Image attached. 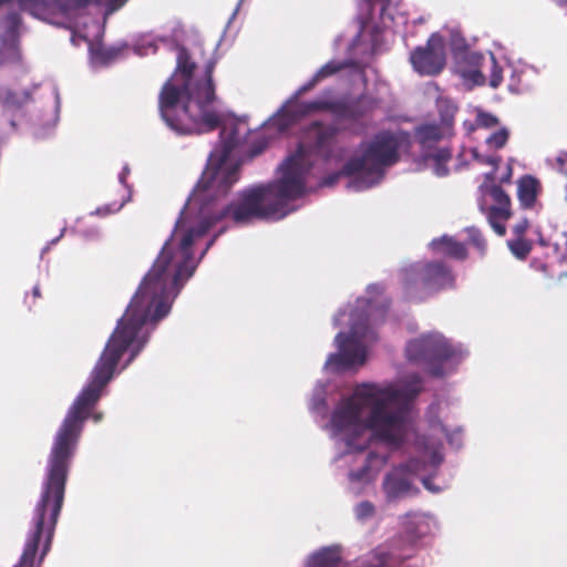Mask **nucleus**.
Wrapping results in <instances>:
<instances>
[{"instance_id": "obj_28", "label": "nucleus", "mask_w": 567, "mask_h": 567, "mask_svg": "<svg viewBox=\"0 0 567 567\" xmlns=\"http://www.w3.org/2000/svg\"><path fill=\"white\" fill-rule=\"evenodd\" d=\"M352 175L353 174L344 173V165H343L339 172L331 173V174L327 175L326 177H323L320 185L330 187V186H333L334 184H337L341 176H352Z\"/></svg>"}, {"instance_id": "obj_33", "label": "nucleus", "mask_w": 567, "mask_h": 567, "mask_svg": "<svg viewBox=\"0 0 567 567\" xmlns=\"http://www.w3.org/2000/svg\"><path fill=\"white\" fill-rule=\"evenodd\" d=\"M466 78L472 80L475 84H483L484 83V75L481 71L478 70H473V71H470L467 74H466Z\"/></svg>"}, {"instance_id": "obj_37", "label": "nucleus", "mask_w": 567, "mask_h": 567, "mask_svg": "<svg viewBox=\"0 0 567 567\" xmlns=\"http://www.w3.org/2000/svg\"><path fill=\"white\" fill-rule=\"evenodd\" d=\"M463 126H464V128L466 130V132H467L468 134H471V133H473V132L476 130V127H477L478 125H477V123H476V122H475V123H473V122H470V121H465V122L463 123Z\"/></svg>"}, {"instance_id": "obj_35", "label": "nucleus", "mask_w": 567, "mask_h": 567, "mask_svg": "<svg viewBox=\"0 0 567 567\" xmlns=\"http://www.w3.org/2000/svg\"><path fill=\"white\" fill-rule=\"evenodd\" d=\"M267 147V142L266 141H259L257 143L254 144L251 151H250V156L254 157V156H257L259 155L260 153H262V151Z\"/></svg>"}, {"instance_id": "obj_45", "label": "nucleus", "mask_w": 567, "mask_h": 567, "mask_svg": "<svg viewBox=\"0 0 567 567\" xmlns=\"http://www.w3.org/2000/svg\"><path fill=\"white\" fill-rule=\"evenodd\" d=\"M416 539H417V537H414V536H412V535H409V540H410L411 543H414Z\"/></svg>"}, {"instance_id": "obj_48", "label": "nucleus", "mask_w": 567, "mask_h": 567, "mask_svg": "<svg viewBox=\"0 0 567 567\" xmlns=\"http://www.w3.org/2000/svg\"><path fill=\"white\" fill-rule=\"evenodd\" d=\"M100 419H101V416H100V415H96V416H95V421H99Z\"/></svg>"}, {"instance_id": "obj_7", "label": "nucleus", "mask_w": 567, "mask_h": 567, "mask_svg": "<svg viewBox=\"0 0 567 567\" xmlns=\"http://www.w3.org/2000/svg\"><path fill=\"white\" fill-rule=\"evenodd\" d=\"M454 275L443 262L430 261L404 271L403 286L411 299L423 300L426 297L454 286Z\"/></svg>"}, {"instance_id": "obj_18", "label": "nucleus", "mask_w": 567, "mask_h": 567, "mask_svg": "<svg viewBox=\"0 0 567 567\" xmlns=\"http://www.w3.org/2000/svg\"><path fill=\"white\" fill-rule=\"evenodd\" d=\"M328 100L324 99H318L313 101L308 102H301V103H291L287 106L289 111H292V113L298 117V120L306 117L312 113L317 112H327L328 107Z\"/></svg>"}, {"instance_id": "obj_26", "label": "nucleus", "mask_w": 567, "mask_h": 567, "mask_svg": "<svg viewBox=\"0 0 567 567\" xmlns=\"http://www.w3.org/2000/svg\"><path fill=\"white\" fill-rule=\"evenodd\" d=\"M466 233L468 236L470 244L474 246L477 250H480L482 254H484L487 247V243L482 231L476 227L472 226L466 228Z\"/></svg>"}, {"instance_id": "obj_44", "label": "nucleus", "mask_w": 567, "mask_h": 567, "mask_svg": "<svg viewBox=\"0 0 567 567\" xmlns=\"http://www.w3.org/2000/svg\"><path fill=\"white\" fill-rule=\"evenodd\" d=\"M480 209L484 213L486 209H485V204L482 202L480 203Z\"/></svg>"}, {"instance_id": "obj_6", "label": "nucleus", "mask_w": 567, "mask_h": 567, "mask_svg": "<svg viewBox=\"0 0 567 567\" xmlns=\"http://www.w3.org/2000/svg\"><path fill=\"white\" fill-rule=\"evenodd\" d=\"M413 134L422 158L433 162L436 176H446L447 164L452 159V147L449 142L453 136L452 122L423 123L414 127Z\"/></svg>"}, {"instance_id": "obj_41", "label": "nucleus", "mask_w": 567, "mask_h": 567, "mask_svg": "<svg viewBox=\"0 0 567 567\" xmlns=\"http://www.w3.org/2000/svg\"><path fill=\"white\" fill-rule=\"evenodd\" d=\"M556 2L557 6L559 7H564L565 4H567V0H554Z\"/></svg>"}, {"instance_id": "obj_2", "label": "nucleus", "mask_w": 567, "mask_h": 567, "mask_svg": "<svg viewBox=\"0 0 567 567\" xmlns=\"http://www.w3.org/2000/svg\"><path fill=\"white\" fill-rule=\"evenodd\" d=\"M421 383L415 378L401 388L358 385L353 395L334 410L331 423L339 432L369 429L380 440L398 447L408 435L411 404L422 391Z\"/></svg>"}, {"instance_id": "obj_23", "label": "nucleus", "mask_w": 567, "mask_h": 567, "mask_svg": "<svg viewBox=\"0 0 567 567\" xmlns=\"http://www.w3.org/2000/svg\"><path fill=\"white\" fill-rule=\"evenodd\" d=\"M298 121V117L292 113V111H289L287 106H284L275 116L274 125H276L280 131H285Z\"/></svg>"}, {"instance_id": "obj_30", "label": "nucleus", "mask_w": 567, "mask_h": 567, "mask_svg": "<svg viewBox=\"0 0 567 567\" xmlns=\"http://www.w3.org/2000/svg\"><path fill=\"white\" fill-rule=\"evenodd\" d=\"M473 156L483 164L492 165L494 169L498 167V164L502 161L501 156H481L476 151L473 152Z\"/></svg>"}, {"instance_id": "obj_4", "label": "nucleus", "mask_w": 567, "mask_h": 567, "mask_svg": "<svg viewBox=\"0 0 567 567\" xmlns=\"http://www.w3.org/2000/svg\"><path fill=\"white\" fill-rule=\"evenodd\" d=\"M400 146L398 136L392 132L377 133L364 147L362 146L361 156L352 157L344 164V173L360 174V178L353 181L350 186L360 190L377 184L383 176L384 168L400 159Z\"/></svg>"}, {"instance_id": "obj_11", "label": "nucleus", "mask_w": 567, "mask_h": 567, "mask_svg": "<svg viewBox=\"0 0 567 567\" xmlns=\"http://www.w3.org/2000/svg\"><path fill=\"white\" fill-rule=\"evenodd\" d=\"M327 112L334 117L350 123H359L370 116L378 107V100L373 96L361 94L354 99L328 100Z\"/></svg>"}, {"instance_id": "obj_42", "label": "nucleus", "mask_w": 567, "mask_h": 567, "mask_svg": "<svg viewBox=\"0 0 567 567\" xmlns=\"http://www.w3.org/2000/svg\"><path fill=\"white\" fill-rule=\"evenodd\" d=\"M485 179L493 182V179H494V172L486 174L485 175Z\"/></svg>"}, {"instance_id": "obj_12", "label": "nucleus", "mask_w": 567, "mask_h": 567, "mask_svg": "<svg viewBox=\"0 0 567 567\" xmlns=\"http://www.w3.org/2000/svg\"><path fill=\"white\" fill-rule=\"evenodd\" d=\"M382 487L388 502H396L419 493V488L412 483L409 465L398 466L388 473Z\"/></svg>"}, {"instance_id": "obj_8", "label": "nucleus", "mask_w": 567, "mask_h": 567, "mask_svg": "<svg viewBox=\"0 0 567 567\" xmlns=\"http://www.w3.org/2000/svg\"><path fill=\"white\" fill-rule=\"evenodd\" d=\"M455 354L452 344L441 333L422 334L411 340L406 346V357L410 361L426 365L433 377L444 374L443 363Z\"/></svg>"}, {"instance_id": "obj_22", "label": "nucleus", "mask_w": 567, "mask_h": 567, "mask_svg": "<svg viewBox=\"0 0 567 567\" xmlns=\"http://www.w3.org/2000/svg\"><path fill=\"white\" fill-rule=\"evenodd\" d=\"M508 247L517 259L524 260L532 251L533 245L525 238H515L508 241Z\"/></svg>"}, {"instance_id": "obj_20", "label": "nucleus", "mask_w": 567, "mask_h": 567, "mask_svg": "<svg viewBox=\"0 0 567 567\" xmlns=\"http://www.w3.org/2000/svg\"><path fill=\"white\" fill-rule=\"evenodd\" d=\"M340 561L341 556L337 548H323L310 559L312 567H339Z\"/></svg>"}, {"instance_id": "obj_31", "label": "nucleus", "mask_w": 567, "mask_h": 567, "mask_svg": "<svg viewBox=\"0 0 567 567\" xmlns=\"http://www.w3.org/2000/svg\"><path fill=\"white\" fill-rule=\"evenodd\" d=\"M492 60H493L494 72L491 76L489 84L492 87H497L503 80L502 70L497 68L496 60L494 56L492 58Z\"/></svg>"}, {"instance_id": "obj_40", "label": "nucleus", "mask_w": 567, "mask_h": 567, "mask_svg": "<svg viewBox=\"0 0 567 567\" xmlns=\"http://www.w3.org/2000/svg\"><path fill=\"white\" fill-rule=\"evenodd\" d=\"M350 477H351V480H353V481H359V480H361L362 474H361V473H351V474H350Z\"/></svg>"}, {"instance_id": "obj_34", "label": "nucleus", "mask_w": 567, "mask_h": 567, "mask_svg": "<svg viewBox=\"0 0 567 567\" xmlns=\"http://www.w3.org/2000/svg\"><path fill=\"white\" fill-rule=\"evenodd\" d=\"M527 226H528V223L525 219L514 227V234L516 235V238H524V235L527 230Z\"/></svg>"}, {"instance_id": "obj_49", "label": "nucleus", "mask_w": 567, "mask_h": 567, "mask_svg": "<svg viewBox=\"0 0 567 567\" xmlns=\"http://www.w3.org/2000/svg\"><path fill=\"white\" fill-rule=\"evenodd\" d=\"M565 276L567 277V272H566V275H565Z\"/></svg>"}, {"instance_id": "obj_43", "label": "nucleus", "mask_w": 567, "mask_h": 567, "mask_svg": "<svg viewBox=\"0 0 567 567\" xmlns=\"http://www.w3.org/2000/svg\"><path fill=\"white\" fill-rule=\"evenodd\" d=\"M423 484L426 488L431 489L430 481L427 478L423 480Z\"/></svg>"}, {"instance_id": "obj_1", "label": "nucleus", "mask_w": 567, "mask_h": 567, "mask_svg": "<svg viewBox=\"0 0 567 567\" xmlns=\"http://www.w3.org/2000/svg\"><path fill=\"white\" fill-rule=\"evenodd\" d=\"M337 135L336 126L313 121L307 126L296 152L281 164L280 178L240 192L236 200L213 215L203 216L197 227L185 228L181 216L109 338L100 363H118L130 347L128 362L140 353L147 342V338L140 334L143 327L148 321L157 322L169 312L171 300L196 269L193 252L195 239L206 235L216 223L226 217L236 224L286 217L289 202L306 193L307 176L312 167L309 156H320L324 161L334 158Z\"/></svg>"}, {"instance_id": "obj_10", "label": "nucleus", "mask_w": 567, "mask_h": 567, "mask_svg": "<svg viewBox=\"0 0 567 567\" xmlns=\"http://www.w3.org/2000/svg\"><path fill=\"white\" fill-rule=\"evenodd\" d=\"M360 330L355 324L351 326V332H340L336 337L339 352L332 354L328 363L336 369H350L354 365H362L365 362L367 349L359 339Z\"/></svg>"}, {"instance_id": "obj_19", "label": "nucleus", "mask_w": 567, "mask_h": 567, "mask_svg": "<svg viewBox=\"0 0 567 567\" xmlns=\"http://www.w3.org/2000/svg\"><path fill=\"white\" fill-rule=\"evenodd\" d=\"M480 190L483 195H489L494 200L495 205L489 208L511 210V197L499 185L483 184L480 186Z\"/></svg>"}, {"instance_id": "obj_27", "label": "nucleus", "mask_w": 567, "mask_h": 567, "mask_svg": "<svg viewBox=\"0 0 567 567\" xmlns=\"http://www.w3.org/2000/svg\"><path fill=\"white\" fill-rule=\"evenodd\" d=\"M476 123L480 127L491 128L498 124V118L491 113L480 111L476 116Z\"/></svg>"}, {"instance_id": "obj_5", "label": "nucleus", "mask_w": 567, "mask_h": 567, "mask_svg": "<svg viewBox=\"0 0 567 567\" xmlns=\"http://www.w3.org/2000/svg\"><path fill=\"white\" fill-rule=\"evenodd\" d=\"M221 150L210 154L207 166L198 182L203 198L208 196H225L239 179V165L228 164V157L239 144L236 126L220 132Z\"/></svg>"}, {"instance_id": "obj_36", "label": "nucleus", "mask_w": 567, "mask_h": 567, "mask_svg": "<svg viewBox=\"0 0 567 567\" xmlns=\"http://www.w3.org/2000/svg\"><path fill=\"white\" fill-rule=\"evenodd\" d=\"M347 444H348L349 447H352L353 450H357V451H363V450L367 449V443H364V444H355L353 439H349Z\"/></svg>"}, {"instance_id": "obj_15", "label": "nucleus", "mask_w": 567, "mask_h": 567, "mask_svg": "<svg viewBox=\"0 0 567 567\" xmlns=\"http://www.w3.org/2000/svg\"><path fill=\"white\" fill-rule=\"evenodd\" d=\"M539 192L540 183L536 177L532 175H524L518 179L517 196L523 208H533Z\"/></svg>"}, {"instance_id": "obj_32", "label": "nucleus", "mask_w": 567, "mask_h": 567, "mask_svg": "<svg viewBox=\"0 0 567 567\" xmlns=\"http://www.w3.org/2000/svg\"><path fill=\"white\" fill-rule=\"evenodd\" d=\"M558 171L567 176V153H560L556 157Z\"/></svg>"}, {"instance_id": "obj_29", "label": "nucleus", "mask_w": 567, "mask_h": 567, "mask_svg": "<svg viewBox=\"0 0 567 567\" xmlns=\"http://www.w3.org/2000/svg\"><path fill=\"white\" fill-rule=\"evenodd\" d=\"M7 29L10 33L17 32L21 24V17L18 12H10L6 17Z\"/></svg>"}, {"instance_id": "obj_13", "label": "nucleus", "mask_w": 567, "mask_h": 567, "mask_svg": "<svg viewBox=\"0 0 567 567\" xmlns=\"http://www.w3.org/2000/svg\"><path fill=\"white\" fill-rule=\"evenodd\" d=\"M352 69L361 78L365 76L363 66L354 60H330L323 64L305 84H302L295 93L293 99L297 100L307 92L313 90L323 80L336 75L342 70Z\"/></svg>"}, {"instance_id": "obj_39", "label": "nucleus", "mask_w": 567, "mask_h": 567, "mask_svg": "<svg viewBox=\"0 0 567 567\" xmlns=\"http://www.w3.org/2000/svg\"><path fill=\"white\" fill-rule=\"evenodd\" d=\"M32 296L34 299L37 298H40L41 297V291H40V288L38 286L33 287L32 289Z\"/></svg>"}, {"instance_id": "obj_16", "label": "nucleus", "mask_w": 567, "mask_h": 567, "mask_svg": "<svg viewBox=\"0 0 567 567\" xmlns=\"http://www.w3.org/2000/svg\"><path fill=\"white\" fill-rule=\"evenodd\" d=\"M431 245L435 251L443 252L451 258L464 260L467 257L465 245L453 237L442 236L439 239H433Z\"/></svg>"}, {"instance_id": "obj_17", "label": "nucleus", "mask_w": 567, "mask_h": 567, "mask_svg": "<svg viewBox=\"0 0 567 567\" xmlns=\"http://www.w3.org/2000/svg\"><path fill=\"white\" fill-rule=\"evenodd\" d=\"M31 99L28 90L13 91L7 86H0V104L7 110H20Z\"/></svg>"}, {"instance_id": "obj_14", "label": "nucleus", "mask_w": 567, "mask_h": 567, "mask_svg": "<svg viewBox=\"0 0 567 567\" xmlns=\"http://www.w3.org/2000/svg\"><path fill=\"white\" fill-rule=\"evenodd\" d=\"M399 547L392 545L390 550L377 548L362 567H401L403 561L412 556V549L408 553H398Z\"/></svg>"}, {"instance_id": "obj_9", "label": "nucleus", "mask_w": 567, "mask_h": 567, "mask_svg": "<svg viewBox=\"0 0 567 567\" xmlns=\"http://www.w3.org/2000/svg\"><path fill=\"white\" fill-rule=\"evenodd\" d=\"M410 62L421 75L441 73L446 63L443 38L437 33L431 34L424 47H416L411 52Z\"/></svg>"}, {"instance_id": "obj_3", "label": "nucleus", "mask_w": 567, "mask_h": 567, "mask_svg": "<svg viewBox=\"0 0 567 567\" xmlns=\"http://www.w3.org/2000/svg\"><path fill=\"white\" fill-rule=\"evenodd\" d=\"M216 61L209 60L202 76H194L195 63L185 48L178 51L176 74L167 80L158 95V111L166 125L179 135L212 132L221 124L214 109L216 100L213 73Z\"/></svg>"}, {"instance_id": "obj_24", "label": "nucleus", "mask_w": 567, "mask_h": 567, "mask_svg": "<svg viewBox=\"0 0 567 567\" xmlns=\"http://www.w3.org/2000/svg\"><path fill=\"white\" fill-rule=\"evenodd\" d=\"M508 137H509V132L507 128L505 127H502L501 130L492 133L487 138H486V144L491 147V148H495V150H501L503 148L507 141H508Z\"/></svg>"}, {"instance_id": "obj_38", "label": "nucleus", "mask_w": 567, "mask_h": 567, "mask_svg": "<svg viewBox=\"0 0 567 567\" xmlns=\"http://www.w3.org/2000/svg\"><path fill=\"white\" fill-rule=\"evenodd\" d=\"M511 177H512V168H511V167H508V168H507V173H506V175H504V176L501 178V182H502V183H509Z\"/></svg>"}, {"instance_id": "obj_46", "label": "nucleus", "mask_w": 567, "mask_h": 567, "mask_svg": "<svg viewBox=\"0 0 567 567\" xmlns=\"http://www.w3.org/2000/svg\"><path fill=\"white\" fill-rule=\"evenodd\" d=\"M113 55H114V54H113V52H106L105 58H106V59H110V58H112Z\"/></svg>"}, {"instance_id": "obj_21", "label": "nucleus", "mask_w": 567, "mask_h": 567, "mask_svg": "<svg viewBox=\"0 0 567 567\" xmlns=\"http://www.w3.org/2000/svg\"><path fill=\"white\" fill-rule=\"evenodd\" d=\"M486 213L487 220L494 231L498 236H504L506 234L505 221L511 218L512 212L504 208H488Z\"/></svg>"}, {"instance_id": "obj_25", "label": "nucleus", "mask_w": 567, "mask_h": 567, "mask_svg": "<svg viewBox=\"0 0 567 567\" xmlns=\"http://www.w3.org/2000/svg\"><path fill=\"white\" fill-rule=\"evenodd\" d=\"M353 512L358 520L365 522L374 516L375 506L369 501H363L354 506Z\"/></svg>"}, {"instance_id": "obj_47", "label": "nucleus", "mask_w": 567, "mask_h": 567, "mask_svg": "<svg viewBox=\"0 0 567 567\" xmlns=\"http://www.w3.org/2000/svg\"><path fill=\"white\" fill-rule=\"evenodd\" d=\"M539 244H540L542 246H547V244H546L543 239H540Z\"/></svg>"}]
</instances>
